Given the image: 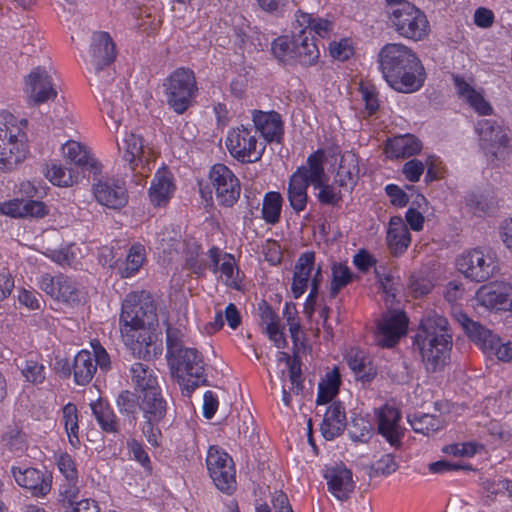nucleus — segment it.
Listing matches in <instances>:
<instances>
[{
    "instance_id": "c03bdc74",
    "label": "nucleus",
    "mask_w": 512,
    "mask_h": 512,
    "mask_svg": "<svg viewBox=\"0 0 512 512\" xmlns=\"http://www.w3.org/2000/svg\"><path fill=\"white\" fill-rule=\"evenodd\" d=\"M58 286L59 297L56 298L57 300L72 304H78L81 302L82 292L75 281L60 274V282L58 283Z\"/></svg>"
},
{
    "instance_id": "9d476101",
    "label": "nucleus",
    "mask_w": 512,
    "mask_h": 512,
    "mask_svg": "<svg viewBox=\"0 0 512 512\" xmlns=\"http://www.w3.org/2000/svg\"><path fill=\"white\" fill-rule=\"evenodd\" d=\"M209 475L215 486L231 494L236 489L235 467L232 458L216 446H211L206 457Z\"/></svg>"
},
{
    "instance_id": "a18cd8bd",
    "label": "nucleus",
    "mask_w": 512,
    "mask_h": 512,
    "mask_svg": "<svg viewBox=\"0 0 512 512\" xmlns=\"http://www.w3.org/2000/svg\"><path fill=\"white\" fill-rule=\"evenodd\" d=\"M271 50L273 55L283 63L290 64L295 60L294 39L290 41L288 37H278L273 41Z\"/></svg>"
},
{
    "instance_id": "2f4dec72",
    "label": "nucleus",
    "mask_w": 512,
    "mask_h": 512,
    "mask_svg": "<svg viewBox=\"0 0 512 512\" xmlns=\"http://www.w3.org/2000/svg\"><path fill=\"white\" fill-rule=\"evenodd\" d=\"M421 148L420 140L413 135L398 136L386 144V152L395 158L411 157L420 152Z\"/></svg>"
},
{
    "instance_id": "6ab92c4d",
    "label": "nucleus",
    "mask_w": 512,
    "mask_h": 512,
    "mask_svg": "<svg viewBox=\"0 0 512 512\" xmlns=\"http://www.w3.org/2000/svg\"><path fill=\"white\" fill-rule=\"evenodd\" d=\"M90 53L91 63L97 73L114 62L116 47L109 33L104 31L93 33Z\"/></svg>"
},
{
    "instance_id": "4468645a",
    "label": "nucleus",
    "mask_w": 512,
    "mask_h": 512,
    "mask_svg": "<svg viewBox=\"0 0 512 512\" xmlns=\"http://www.w3.org/2000/svg\"><path fill=\"white\" fill-rule=\"evenodd\" d=\"M402 414L399 409L384 405L377 412L378 433L394 448L402 446L405 428L400 425Z\"/></svg>"
},
{
    "instance_id": "bf43d9fd",
    "label": "nucleus",
    "mask_w": 512,
    "mask_h": 512,
    "mask_svg": "<svg viewBox=\"0 0 512 512\" xmlns=\"http://www.w3.org/2000/svg\"><path fill=\"white\" fill-rule=\"evenodd\" d=\"M425 169L424 164L418 159L407 161L402 169L405 177L411 182H417Z\"/></svg>"
},
{
    "instance_id": "20e7f679",
    "label": "nucleus",
    "mask_w": 512,
    "mask_h": 512,
    "mask_svg": "<svg viewBox=\"0 0 512 512\" xmlns=\"http://www.w3.org/2000/svg\"><path fill=\"white\" fill-rule=\"evenodd\" d=\"M171 375L177 379L185 396L201 385H206L205 364L201 353L195 348H185L167 359Z\"/></svg>"
},
{
    "instance_id": "c85d7f7f",
    "label": "nucleus",
    "mask_w": 512,
    "mask_h": 512,
    "mask_svg": "<svg viewBox=\"0 0 512 512\" xmlns=\"http://www.w3.org/2000/svg\"><path fill=\"white\" fill-rule=\"evenodd\" d=\"M174 184L170 174L163 170L158 171L152 180L149 197L153 205H166L174 192Z\"/></svg>"
},
{
    "instance_id": "de8ad7c7",
    "label": "nucleus",
    "mask_w": 512,
    "mask_h": 512,
    "mask_svg": "<svg viewBox=\"0 0 512 512\" xmlns=\"http://www.w3.org/2000/svg\"><path fill=\"white\" fill-rule=\"evenodd\" d=\"M222 263L220 265L219 271L226 277L225 283L227 286L232 287L234 289H240V278H239V270L235 271V258L233 255L225 253L222 258Z\"/></svg>"
},
{
    "instance_id": "a211bd4d",
    "label": "nucleus",
    "mask_w": 512,
    "mask_h": 512,
    "mask_svg": "<svg viewBox=\"0 0 512 512\" xmlns=\"http://www.w3.org/2000/svg\"><path fill=\"white\" fill-rule=\"evenodd\" d=\"M328 490L340 501H346L355 489L352 471L343 464H336L325 470Z\"/></svg>"
},
{
    "instance_id": "0e129e2a",
    "label": "nucleus",
    "mask_w": 512,
    "mask_h": 512,
    "mask_svg": "<svg viewBox=\"0 0 512 512\" xmlns=\"http://www.w3.org/2000/svg\"><path fill=\"white\" fill-rule=\"evenodd\" d=\"M493 349L488 355H495L498 360L503 362H512V342H502L500 337L496 345H493Z\"/></svg>"
},
{
    "instance_id": "473e14b6",
    "label": "nucleus",
    "mask_w": 512,
    "mask_h": 512,
    "mask_svg": "<svg viewBox=\"0 0 512 512\" xmlns=\"http://www.w3.org/2000/svg\"><path fill=\"white\" fill-rule=\"evenodd\" d=\"M324 155L321 150L311 154L307 165L299 167L294 173H299L307 184L315 186L328 179L323 167Z\"/></svg>"
},
{
    "instance_id": "1a4fd4ad",
    "label": "nucleus",
    "mask_w": 512,
    "mask_h": 512,
    "mask_svg": "<svg viewBox=\"0 0 512 512\" xmlns=\"http://www.w3.org/2000/svg\"><path fill=\"white\" fill-rule=\"evenodd\" d=\"M226 146L230 154L243 163L259 161L265 150V146L258 148L256 131L243 125L228 133Z\"/></svg>"
},
{
    "instance_id": "6e6552de",
    "label": "nucleus",
    "mask_w": 512,
    "mask_h": 512,
    "mask_svg": "<svg viewBox=\"0 0 512 512\" xmlns=\"http://www.w3.org/2000/svg\"><path fill=\"white\" fill-rule=\"evenodd\" d=\"M457 266L466 278L475 282L487 281L499 270L495 253L482 248L463 253L457 259Z\"/></svg>"
},
{
    "instance_id": "ea45409f",
    "label": "nucleus",
    "mask_w": 512,
    "mask_h": 512,
    "mask_svg": "<svg viewBox=\"0 0 512 512\" xmlns=\"http://www.w3.org/2000/svg\"><path fill=\"white\" fill-rule=\"evenodd\" d=\"M313 188L318 190L315 196L317 201L323 206L338 207L343 200L341 190L330 184L328 179L313 186Z\"/></svg>"
},
{
    "instance_id": "603ef678",
    "label": "nucleus",
    "mask_w": 512,
    "mask_h": 512,
    "mask_svg": "<svg viewBox=\"0 0 512 512\" xmlns=\"http://www.w3.org/2000/svg\"><path fill=\"white\" fill-rule=\"evenodd\" d=\"M258 311L261 320L260 325L263 327V331L279 325L278 315L265 300L258 304Z\"/></svg>"
},
{
    "instance_id": "58836bf2",
    "label": "nucleus",
    "mask_w": 512,
    "mask_h": 512,
    "mask_svg": "<svg viewBox=\"0 0 512 512\" xmlns=\"http://www.w3.org/2000/svg\"><path fill=\"white\" fill-rule=\"evenodd\" d=\"M144 256V248L142 245H133L124 262L117 266L118 273L122 278H128L134 275L142 266Z\"/></svg>"
},
{
    "instance_id": "f3484780",
    "label": "nucleus",
    "mask_w": 512,
    "mask_h": 512,
    "mask_svg": "<svg viewBox=\"0 0 512 512\" xmlns=\"http://www.w3.org/2000/svg\"><path fill=\"white\" fill-rule=\"evenodd\" d=\"M476 131L479 135L482 149L494 158L497 157V149L508 145L509 138L507 134L494 120L485 119L478 121Z\"/></svg>"
},
{
    "instance_id": "412c9836",
    "label": "nucleus",
    "mask_w": 512,
    "mask_h": 512,
    "mask_svg": "<svg viewBox=\"0 0 512 512\" xmlns=\"http://www.w3.org/2000/svg\"><path fill=\"white\" fill-rule=\"evenodd\" d=\"M252 120L256 128L255 131H259L267 142H281L284 129L281 115L278 112L253 110Z\"/></svg>"
},
{
    "instance_id": "4c0bfd02",
    "label": "nucleus",
    "mask_w": 512,
    "mask_h": 512,
    "mask_svg": "<svg viewBox=\"0 0 512 512\" xmlns=\"http://www.w3.org/2000/svg\"><path fill=\"white\" fill-rule=\"evenodd\" d=\"M116 407L130 423L135 422L138 412L141 410L139 396L129 390L121 391L116 398Z\"/></svg>"
},
{
    "instance_id": "b1692460",
    "label": "nucleus",
    "mask_w": 512,
    "mask_h": 512,
    "mask_svg": "<svg viewBox=\"0 0 512 512\" xmlns=\"http://www.w3.org/2000/svg\"><path fill=\"white\" fill-rule=\"evenodd\" d=\"M346 425L345 407L337 401L327 408L320 430L326 440H333L344 432Z\"/></svg>"
},
{
    "instance_id": "a878e982",
    "label": "nucleus",
    "mask_w": 512,
    "mask_h": 512,
    "mask_svg": "<svg viewBox=\"0 0 512 512\" xmlns=\"http://www.w3.org/2000/svg\"><path fill=\"white\" fill-rule=\"evenodd\" d=\"M359 161L353 152H345L340 159L339 167L335 176V183L346 191L351 192L359 179Z\"/></svg>"
},
{
    "instance_id": "774afa93",
    "label": "nucleus",
    "mask_w": 512,
    "mask_h": 512,
    "mask_svg": "<svg viewBox=\"0 0 512 512\" xmlns=\"http://www.w3.org/2000/svg\"><path fill=\"white\" fill-rule=\"evenodd\" d=\"M386 194L391 198V203L395 206L404 207L409 202L408 195L397 185L389 184L385 188Z\"/></svg>"
},
{
    "instance_id": "aec40b11",
    "label": "nucleus",
    "mask_w": 512,
    "mask_h": 512,
    "mask_svg": "<svg viewBox=\"0 0 512 512\" xmlns=\"http://www.w3.org/2000/svg\"><path fill=\"white\" fill-rule=\"evenodd\" d=\"M455 318L462 326L469 339L488 355L491 349H493V345L497 344L499 336L479 322L473 321L467 314L461 311L455 314Z\"/></svg>"
},
{
    "instance_id": "c756f323",
    "label": "nucleus",
    "mask_w": 512,
    "mask_h": 512,
    "mask_svg": "<svg viewBox=\"0 0 512 512\" xmlns=\"http://www.w3.org/2000/svg\"><path fill=\"white\" fill-rule=\"evenodd\" d=\"M92 413L103 432L117 434L120 432V423L109 403L99 398L90 404Z\"/></svg>"
},
{
    "instance_id": "f8f14e48",
    "label": "nucleus",
    "mask_w": 512,
    "mask_h": 512,
    "mask_svg": "<svg viewBox=\"0 0 512 512\" xmlns=\"http://www.w3.org/2000/svg\"><path fill=\"white\" fill-rule=\"evenodd\" d=\"M93 194L99 204L118 210L127 205L129 195L123 181L100 178L93 183Z\"/></svg>"
},
{
    "instance_id": "13d9d810",
    "label": "nucleus",
    "mask_w": 512,
    "mask_h": 512,
    "mask_svg": "<svg viewBox=\"0 0 512 512\" xmlns=\"http://www.w3.org/2000/svg\"><path fill=\"white\" fill-rule=\"evenodd\" d=\"M362 98L365 102V109L368 115H373L379 108V101L373 86H361Z\"/></svg>"
},
{
    "instance_id": "39448f33",
    "label": "nucleus",
    "mask_w": 512,
    "mask_h": 512,
    "mask_svg": "<svg viewBox=\"0 0 512 512\" xmlns=\"http://www.w3.org/2000/svg\"><path fill=\"white\" fill-rule=\"evenodd\" d=\"M27 153L25 134L15 124L14 116L8 112L0 113V172L14 170Z\"/></svg>"
},
{
    "instance_id": "423d86ee",
    "label": "nucleus",
    "mask_w": 512,
    "mask_h": 512,
    "mask_svg": "<svg viewBox=\"0 0 512 512\" xmlns=\"http://www.w3.org/2000/svg\"><path fill=\"white\" fill-rule=\"evenodd\" d=\"M166 103L175 113H185L198 95V86L193 70L180 67L165 80Z\"/></svg>"
},
{
    "instance_id": "6e6d98bb",
    "label": "nucleus",
    "mask_w": 512,
    "mask_h": 512,
    "mask_svg": "<svg viewBox=\"0 0 512 512\" xmlns=\"http://www.w3.org/2000/svg\"><path fill=\"white\" fill-rule=\"evenodd\" d=\"M200 247L193 244L186 253V266L196 275L202 276L206 269V264L199 259Z\"/></svg>"
},
{
    "instance_id": "72a5a7b5",
    "label": "nucleus",
    "mask_w": 512,
    "mask_h": 512,
    "mask_svg": "<svg viewBox=\"0 0 512 512\" xmlns=\"http://www.w3.org/2000/svg\"><path fill=\"white\" fill-rule=\"evenodd\" d=\"M97 370L92 353L82 350L77 353L73 362L74 380L78 385H87Z\"/></svg>"
},
{
    "instance_id": "f03ea898",
    "label": "nucleus",
    "mask_w": 512,
    "mask_h": 512,
    "mask_svg": "<svg viewBox=\"0 0 512 512\" xmlns=\"http://www.w3.org/2000/svg\"><path fill=\"white\" fill-rule=\"evenodd\" d=\"M158 323L156 305L150 293L133 292L126 296L120 314V331L127 344L144 346L150 353L152 346L151 328Z\"/></svg>"
},
{
    "instance_id": "bb28decb",
    "label": "nucleus",
    "mask_w": 512,
    "mask_h": 512,
    "mask_svg": "<svg viewBox=\"0 0 512 512\" xmlns=\"http://www.w3.org/2000/svg\"><path fill=\"white\" fill-rule=\"evenodd\" d=\"M387 244L395 256L402 254L411 242L410 232L400 216H393L387 231Z\"/></svg>"
},
{
    "instance_id": "e433bc0d",
    "label": "nucleus",
    "mask_w": 512,
    "mask_h": 512,
    "mask_svg": "<svg viewBox=\"0 0 512 512\" xmlns=\"http://www.w3.org/2000/svg\"><path fill=\"white\" fill-rule=\"evenodd\" d=\"M63 153L71 163H74L79 167L89 169L95 174L98 173V164L94 160L90 159L88 153L80 143L76 141H68L63 145Z\"/></svg>"
},
{
    "instance_id": "7ed1b4c3",
    "label": "nucleus",
    "mask_w": 512,
    "mask_h": 512,
    "mask_svg": "<svg viewBox=\"0 0 512 512\" xmlns=\"http://www.w3.org/2000/svg\"><path fill=\"white\" fill-rule=\"evenodd\" d=\"M452 339L451 328L445 317L428 313L421 319L414 344L428 372H437L446 365L453 345Z\"/></svg>"
},
{
    "instance_id": "8fccbe9b",
    "label": "nucleus",
    "mask_w": 512,
    "mask_h": 512,
    "mask_svg": "<svg viewBox=\"0 0 512 512\" xmlns=\"http://www.w3.org/2000/svg\"><path fill=\"white\" fill-rule=\"evenodd\" d=\"M166 346L167 359L184 350L186 347L183 345V333L177 328L168 326L166 329Z\"/></svg>"
},
{
    "instance_id": "dca6fc26",
    "label": "nucleus",
    "mask_w": 512,
    "mask_h": 512,
    "mask_svg": "<svg viewBox=\"0 0 512 512\" xmlns=\"http://www.w3.org/2000/svg\"><path fill=\"white\" fill-rule=\"evenodd\" d=\"M480 305L494 310L512 311V286L504 282L483 285L476 293Z\"/></svg>"
},
{
    "instance_id": "ddd939ff",
    "label": "nucleus",
    "mask_w": 512,
    "mask_h": 512,
    "mask_svg": "<svg viewBox=\"0 0 512 512\" xmlns=\"http://www.w3.org/2000/svg\"><path fill=\"white\" fill-rule=\"evenodd\" d=\"M408 318L403 311H389L378 323L376 342L381 347L391 348L406 334Z\"/></svg>"
},
{
    "instance_id": "a19ab883",
    "label": "nucleus",
    "mask_w": 512,
    "mask_h": 512,
    "mask_svg": "<svg viewBox=\"0 0 512 512\" xmlns=\"http://www.w3.org/2000/svg\"><path fill=\"white\" fill-rule=\"evenodd\" d=\"M283 198L279 192H268L263 200L262 217L268 224L279 221Z\"/></svg>"
},
{
    "instance_id": "5fc2aeb1",
    "label": "nucleus",
    "mask_w": 512,
    "mask_h": 512,
    "mask_svg": "<svg viewBox=\"0 0 512 512\" xmlns=\"http://www.w3.org/2000/svg\"><path fill=\"white\" fill-rule=\"evenodd\" d=\"M314 262L315 254L313 252H306L302 254L297 260L294 268V274L309 280L314 267Z\"/></svg>"
},
{
    "instance_id": "338daca9",
    "label": "nucleus",
    "mask_w": 512,
    "mask_h": 512,
    "mask_svg": "<svg viewBox=\"0 0 512 512\" xmlns=\"http://www.w3.org/2000/svg\"><path fill=\"white\" fill-rule=\"evenodd\" d=\"M376 262L377 260L364 249H361L353 258L354 265L363 273L375 266Z\"/></svg>"
},
{
    "instance_id": "37998d69",
    "label": "nucleus",
    "mask_w": 512,
    "mask_h": 512,
    "mask_svg": "<svg viewBox=\"0 0 512 512\" xmlns=\"http://www.w3.org/2000/svg\"><path fill=\"white\" fill-rule=\"evenodd\" d=\"M408 421L416 433H422L424 435L436 432L441 427L440 420L431 414H415L412 417L409 416Z\"/></svg>"
},
{
    "instance_id": "cd10ccee",
    "label": "nucleus",
    "mask_w": 512,
    "mask_h": 512,
    "mask_svg": "<svg viewBox=\"0 0 512 512\" xmlns=\"http://www.w3.org/2000/svg\"><path fill=\"white\" fill-rule=\"evenodd\" d=\"M319 55L314 37H309L305 30H300L299 34L294 36V61L303 66H312L317 62Z\"/></svg>"
},
{
    "instance_id": "864d4df0",
    "label": "nucleus",
    "mask_w": 512,
    "mask_h": 512,
    "mask_svg": "<svg viewBox=\"0 0 512 512\" xmlns=\"http://www.w3.org/2000/svg\"><path fill=\"white\" fill-rule=\"evenodd\" d=\"M57 465L60 472L65 476L68 482H77L78 473L73 458L68 453H62Z\"/></svg>"
},
{
    "instance_id": "49530a36",
    "label": "nucleus",
    "mask_w": 512,
    "mask_h": 512,
    "mask_svg": "<svg viewBox=\"0 0 512 512\" xmlns=\"http://www.w3.org/2000/svg\"><path fill=\"white\" fill-rule=\"evenodd\" d=\"M352 277L353 275L347 266L335 264L332 269L330 297H336L339 291L352 281Z\"/></svg>"
},
{
    "instance_id": "0eeeda50",
    "label": "nucleus",
    "mask_w": 512,
    "mask_h": 512,
    "mask_svg": "<svg viewBox=\"0 0 512 512\" xmlns=\"http://www.w3.org/2000/svg\"><path fill=\"white\" fill-rule=\"evenodd\" d=\"M389 19L404 38L420 41L428 34L429 22L426 15L411 3H404L391 10Z\"/></svg>"
},
{
    "instance_id": "393cba45",
    "label": "nucleus",
    "mask_w": 512,
    "mask_h": 512,
    "mask_svg": "<svg viewBox=\"0 0 512 512\" xmlns=\"http://www.w3.org/2000/svg\"><path fill=\"white\" fill-rule=\"evenodd\" d=\"M0 212L13 218H40L47 213L45 204L43 202L18 198L1 204Z\"/></svg>"
},
{
    "instance_id": "e2e57ef3",
    "label": "nucleus",
    "mask_w": 512,
    "mask_h": 512,
    "mask_svg": "<svg viewBox=\"0 0 512 512\" xmlns=\"http://www.w3.org/2000/svg\"><path fill=\"white\" fill-rule=\"evenodd\" d=\"M467 205L475 215L482 216L491 212V205L483 196L471 195L467 199Z\"/></svg>"
},
{
    "instance_id": "09e8293b",
    "label": "nucleus",
    "mask_w": 512,
    "mask_h": 512,
    "mask_svg": "<svg viewBox=\"0 0 512 512\" xmlns=\"http://www.w3.org/2000/svg\"><path fill=\"white\" fill-rule=\"evenodd\" d=\"M46 176L54 185L68 187L76 182V178L72 175L71 169H67L61 165L52 164L47 170Z\"/></svg>"
},
{
    "instance_id": "f257e3e1",
    "label": "nucleus",
    "mask_w": 512,
    "mask_h": 512,
    "mask_svg": "<svg viewBox=\"0 0 512 512\" xmlns=\"http://www.w3.org/2000/svg\"><path fill=\"white\" fill-rule=\"evenodd\" d=\"M380 71L395 91L413 93L425 81V71L417 55L407 46L388 43L378 53Z\"/></svg>"
},
{
    "instance_id": "4be33fe9",
    "label": "nucleus",
    "mask_w": 512,
    "mask_h": 512,
    "mask_svg": "<svg viewBox=\"0 0 512 512\" xmlns=\"http://www.w3.org/2000/svg\"><path fill=\"white\" fill-rule=\"evenodd\" d=\"M117 146L122 159L129 163L132 171H135L140 164L143 167L144 161H148L145 156L143 139L140 135L125 133L121 140H117Z\"/></svg>"
},
{
    "instance_id": "79ce46f5",
    "label": "nucleus",
    "mask_w": 512,
    "mask_h": 512,
    "mask_svg": "<svg viewBox=\"0 0 512 512\" xmlns=\"http://www.w3.org/2000/svg\"><path fill=\"white\" fill-rule=\"evenodd\" d=\"M63 420L65 425V430L69 438V442L72 446L76 447L79 443L78 437V416H77V407L73 403L66 404L63 409Z\"/></svg>"
},
{
    "instance_id": "3c124183",
    "label": "nucleus",
    "mask_w": 512,
    "mask_h": 512,
    "mask_svg": "<svg viewBox=\"0 0 512 512\" xmlns=\"http://www.w3.org/2000/svg\"><path fill=\"white\" fill-rule=\"evenodd\" d=\"M22 375L32 384H41L45 380V367L34 360H27L21 369Z\"/></svg>"
},
{
    "instance_id": "69168bd1",
    "label": "nucleus",
    "mask_w": 512,
    "mask_h": 512,
    "mask_svg": "<svg viewBox=\"0 0 512 512\" xmlns=\"http://www.w3.org/2000/svg\"><path fill=\"white\" fill-rule=\"evenodd\" d=\"M76 483L77 482H68L65 485L64 490L60 493V502L62 503V506L65 508V510L77 502L76 499L79 494V488L77 487Z\"/></svg>"
},
{
    "instance_id": "7c9ffc66",
    "label": "nucleus",
    "mask_w": 512,
    "mask_h": 512,
    "mask_svg": "<svg viewBox=\"0 0 512 512\" xmlns=\"http://www.w3.org/2000/svg\"><path fill=\"white\" fill-rule=\"evenodd\" d=\"M308 187L309 184L306 183L299 173H293L290 176L287 188V198L291 208L297 214L306 208L308 201Z\"/></svg>"
},
{
    "instance_id": "680f3d73",
    "label": "nucleus",
    "mask_w": 512,
    "mask_h": 512,
    "mask_svg": "<svg viewBox=\"0 0 512 512\" xmlns=\"http://www.w3.org/2000/svg\"><path fill=\"white\" fill-rule=\"evenodd\" d=\"M128 447L133 454V458L139 462L145 469L151 472V462L147 452L144 450L143 446L137 442L136 440H131L128 442Z\"/></svg>"
},
{
    "instance_id": "9b49d317",
    "label": "nucleus",
    "mask_w": 512,
    "mask_h": 512,
    "mask_svg": "<svg viewBox=\"0 0 512 512\" xmlns=\"http://www.w3.org/2000/svg\"><path fill=\"white\" fill-rule=\"evenodd\" d=\"M209 180L220 205L232 207L237 202L241 190L240 182L227 166L215 164L210 170Z\"/></svg>"
},
{
    "instance_id": "4d7b16f0",
    "label": "nucleus",
    "mask_w": 512,
    "mask_h": 512,
    "mask_svg": "<svg viewBox=\"0 0 512 512\" xmlns=\"http://www.w3.org/2000/svg\"><path fill=\"white\" fill-rule=\"evenodd\" d=\"M372 468L378 475H390L398 469V464L391 454H385L373 464Z\"/></svg>"
},
{
    "instance_id": "5701e85b",
    "label": "nucleus",
    "mask_w": 512,
    "mask_h": 512,
    "mask_svg": "<svg viewBox=\"0 0 512 512\" xmlns=\"http://www.w3.org/2000/svg\"><path fill=\"white\" fill-rule=\"evenodd\" d=\"M12 476L16 483L32 492L34 496H44L50 489V482L44 479V475L35 468H25L13 466L11 468Z\"/></svg>"
},
{
    "instance_id": "c9c22d12",
    "label": "nucleus",
    "mask_w": 512,
    "mask_h": 512,
    "mask_svg": "<svg viewBox=\"0 0 512 512\" xmlns=\"http://www.w3.org/2000/svg\"><path fill=\"white\" fill-rule=\"evenodd\" d=\"M130 372L133 383L143 394L148 390L159 388L157 375L148 365L139 362L134 363L130 368Z\"/></svg>"
},
{
    "instance_id": "2eb2a0df",
    "label": "nucleus",
    "mask_w": 512,
    "mask_h": 512,
    "mask_svg": "<svg viewBox=\"0 0 512 512\" xmlns=\"http://www.w3.org/2000/svg\"><path fill=\"white\" fill-rule=\"evenodd\" d=\"M25 84V93L34 105L54 99L57 95L50 75L42 67L34 68L26 77Z\"/></svg>"
},
{
    "instance_id": "f704fd0d",
    "label": "nucleus",
    "mask_w": 512,
    "mask_h": 512,
    "mask_svg": "<svg viewBox=\"0 0 512 512\" xmlns=\"http://www.w3.org/2000/svg\"><path fill=\"white\" fill-rule=\"evenodd\" d=\"M141 411L146 419L159 422L166 414V402L159 388L148 390L143 394Z\"/></svg>"
},
{
    "instance_id": "052dcab7",
    "label": "nucleus",
    "mask_w": 512,
    "mask_h": 512,
    "mask_svg": "<svg viewBox=\"0 0 512 512\" xmlns=\"http://www.w3.org/2000/svg\"><path fill=\"white\" fill-rule=\"evenodd\" d=\"M60 282V275L51 276L50 274H44L40 278V289L44 291L50 297L56 299L59 297L58 283Z\"/></svg>"
}]
</instances>
